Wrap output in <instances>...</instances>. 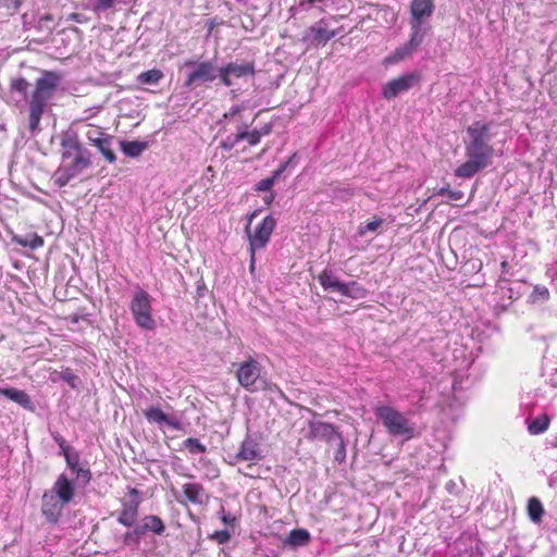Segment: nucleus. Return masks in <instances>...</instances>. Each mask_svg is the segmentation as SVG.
<instances>
[{
	"label": "nucleus",
	"instance_id": "nucleus-20",
	"mask_svg": "<svg viewBox=\"0 0 557 557\" xmlns=\"http://www.w3.org/2000/svg\"><path fill=\"white\" fill-rule=\"evenodd\" d=\"M261 457L262 456L260 454L258 443L250 436H247L243 441L240 448L236 455V459L243 461H253L261 459Z\"/></svg>",
	"mask_w": 557,
	"mask_h": 557
},
{
	"label": "nucleus",
	"instance_id": "nucleus-26",
	"mask_svg": "<svg viewBox=\"0 0 557 557\" xmlns=\"http://www.w3.org/2000/svg\"><path fill=\"white\" fill-rule=\"evenodd\" d=\"M544 507L539 498L532 497L528 502V515L531 521L539 523L542 520Z\"/></svg>",
	"mask_w": 557,
	"mask_h": 557
},
{
	"label": "nucleus",
	"instance_id": "nucleus-16",
	"mask_svg": "<svg viewBox=\"0 0 557 557\" xmlns=\"http://www.w3.org/2000/svg\"><path fill=\"white\" fill-rule=\"evenodd\" d=\"M424 38L425 37L421 35L410 32L408 41L405 45L398 47L393 54L388 55L385 59V62L394 64L412 55L417 51V49L422 45Z\"/></svg>",
	"mask_w": 557,
	"mask_h": 557
},
{
	"label": "nucleus",
	"instance_id": "nucleus-57",
	"mask_svg": "<svg viewBox=\"0 0 557 557\" xmlns=\"http://www.w3.org/2000/svg\"><path fill=\"white\" fill-rule=\"evenodd\" d=\"M506 265H507V262H506V261H504V262L502 263V267H503V268H506Z\"/></svg>",
	"mask_w": 557,
	"mask_h": 557
},
{
	"label": "nucleus",
	"instance_id": "nucleus-14",
	"mask_svg": "<svg viewBox=\"0 0 557 557\" xmlns=\"http://www.w3.org/2000/svg\"><path fill=\"white\" fill-rule=\"evenodd\" d=\"M337 428L331 423L320 420L308 421V432L305 435L310 441H324L327 444H333V441L339 435Z\"/></svg>",
	"mask_w": 557,
	"mask_h": 557
},
{
	"label": "nucleus",
	"instance_id": "nucleus-27",
	"mask_svg": "<svg viewBox=\"0 0 557 557\" xmlns=\"http://www.w3.org/2000/svg\"><path fill=\"white\" fill-rule=\"evenodd\" d=\"M549 422L550 421L547 416H540L529 423L528 431L532 435L542 434L548 429Z\"/></svg>",
	"mask_w": 557,
	"mask_h": 557
},
{
	"label": "nucleus",
	"instance_id": "nucleus-30",
	"mask_svg": "<svg viewBox=\"0 0 557 557\" xmlns=\"http://www.w3.org/2000/svg\"><path fill=\"white\" fill-rule=\"evenodd\" d=\"M549 298V290L545 286L536 285L534 286L529 299L531 302H545Z\"/></svg>",
	"mask_w": 557,
	"mask_h": 557
},
{
	"label": "nucleus",
	"instance_id": "nucleus-48",
	"mask_svg": "<svg viewBox=\"0 0 557 557\" xmlns=\"http://www.w3.org/2000/svg\"><path fill=\"white\" fill-rule=\"evenodd\" d=\"M100 110V107H97V108H89L87 110L84 111V116L82 117V120H88L90 119L91 116L96 115Z\"/></svg>",
	"mask_w": 557,
	"mask_h": 557
},
{
	"label": "nucleus",
	"instance_id": "nucleus-31",
	"mask_svg": "<svg viewBox=\"0 0 557 557\" xmlns=\"http://www.w3.org/2000/svg\"><path fill=\"white\" fill-rule=\"evenodd\" d=\"M384 220L381 218H374L373 221L368 222L366 224H361L358 227V235L364 236L368 232L374 233L379 230V227L383 224Z\"/></svg>",
	"mask_w": 557,
	"mask_h": 557
},
{
	"label": "nucleus",
	"instance_id": "nucleus-15",
	"mask_svg": "<svg viewBox=\"0 0 557 557\" xmlns=\"http://www.w3.org/2000/svg\"><path fill=\"white\" fill-rule=\"evenodd\" d=\"M66 505L55 494L46 491L42 495L41 513L49 523L55 524L60 520Z\"/></svg>",
	"mask_w": 557,
	"mask_h": 557
},
{
	"label": "nucleus",
	"instance_id": "nucleus-7",
	"mask_svg": "<svg viewBox=\"0 0 557 557\" xmlns=\"http://www.w3.org/2000/svg\"><path fill=\"white\" fill-rule=\"evenodd\" d=\"M434 12V0H411L409 4L410 32L426 37L431 30L430 18Z\"/></svg>",
	"mask_w": 557,
	"mask_h": 557
},
{
	"label": "nucleus",
	"instance_id": "nucleus-46",
	"mask_svg": "<svg viewBox=\"0 0 557 557\" xmlns=\"http://www.w3.org/2000/svg\"><path fill=\"white\" fill-rule=\"evenodd\" d=\"M243 110V106H233L226 113H224V119H235Z\"/></svg>",
	"mask_w": 557,
	"mask_h": 557
},
{
	"label": "nucleus",
	"instance_id": "nucleus-34",
	"mask_svg": "<svg viewBox=\"0 0 557 557\" xmlns=\"http://www.w3.org/2000/svg\"><path fill=\"white\" fill-rule=\"evenodd\" d=\"M72 473L75 475L77 483L83 486L87 485L90 482L91 473L89 469L79 467Z\"/></svg>",
	"mask_w": 557,
	"mask_h": 557
},
{
	"label": "nucleus",
	"instance_id": "nucleus-3",
	"mask_svg": "<svg viewBox=\"0 0 557 557\" xmlns=\"http://www.w3.org/2000/svg\"><path fill=\"white\" fill-rule=\"evenodd\" d=\"M61 81L62 76L52 71H42L41 76L36 79L35 88L27 98L28 129L32 136L40 133V120Z\"/></svg>",
	"mask_w": 557,
	"mask_h": 557
},
{
	"label": "nucleus",
	"instance_id": "nucleus-35",
	"mask_svg": "<svg viewBox=\"0 0 557 557\" xmlns=\"http://www.w3.org/2000/svg\"><path fill=\"white\" fill-rule=\"evenodd\" d=\"M28 87V82L23 77L14 78L11 81V89L23 94L24 96H26Z\"/></svg>",
	"mask_w": 557,
	"mask_h": 557
},
{
	"label": "nucleus",
	"instance_id": "nucleus-40",
	"mask_svg": "<svg viewBox=\"0 0 557 557\" xmlns=\"http://www.w3.org/2000/svg\"><path fill=\"white\" fill-rule=\"evenodd\" d=\"M211 537L215 540L219 544H224L230 541L231 533L227 530H221L214 532Z\"/></svg>",
	"mask_w": 557,
	"mask_h": 557
},
{
	"label": "nucleus",
	"instance_id": "nucleus-24",
	"mask_svg": "<svg viewBox=\"0 0 557 557\" xmlns=\"http://www.w3.org/2000/svg\"><path fill=\"white\" fill-rule=\"evenodd\" d=\"M120 147L125 156L137 158L148 148V144L141 140H122Z\"/></svg>",
	"mask_w": 557,
	"mask_h": 557
},
{
	"label": "nucleus",
	"instance_id": "nucleus-19",
	"mask_svg": "<svg viewBox=\"0 0 557 557\" xmlns=\"http://www.w3.org/2000/svg\"><path fill=\"white\" fill-rule=\"evenodd\" d=\"M146 419L151 423L166 424L173 430H180L182 428L181 421L176 417H171L164 413L158 407H150L145 411Z\"/></svg>",
	"mask_w": 557,
	"mask_h": 557
},
{
	"label": "nucleus",
	"instance_id": "nucleus-33",
	"mask_svg": "<svg viewBox=\"0 0 557 557\" xmlns=\"http://www.w3.org/2000/svg\"><path fill=\"white\" fill-rule=\"evenodd\" d=\"M333 444L336 446V451L334 455V459L338 462H343L346 458V444L345 441L339 434L334 441Z\"/></svg>",
	"mask_w": 557,
	"mask_h": 557
},
{
	"label": "nucleus",
	"instance_id": "nucleus-49",
	"mask_svg": "<svg viewBox=\"0 0 557 557\" xmlns=\"http://www.w3.org/2000/svg\"><path fill=\"white\" fill-rule=\"evenodd\" d=\"M222 521L225 523V524H233L235 522V517H233L232 515H226L223 512L222 517H221Z\"/></svg>",
	"mask_w": 557,
	"mask_h": 557
},
{
	"label": "nucleus",
	"instance_id": "nucleus-29",
	"mask_svg": "<svg viewBox=\"0 0 557 557\" xmlns=\"http://www.w3.org/2000/svg\"><path fill=\"white\" fill-rule=\"evenodd\" d=\"M162 78H163L162 71H160L158 69H152V70L140 73L137 77V81L140 84L157 85Z\"/></svg>",
	"mask_w": 557,
	"mask_h": 557
},
{
	"label": "nucleus",
	"instance_id": "nucleus-42",
	"mask_svg": "<svg viewBox=\"0 0 557 557\" xmlns=\"http://www.w3.org/2000/svg\"><path fill=\"white\" fill-rule=\"evenodd\" d=\"M239 141H240V139H237V133H236L233 137L232 136L226 137L221 143V147L225 150H232Z\"/></svg>",
	"mask_w": 557,
	"mask_h": 557
},
{
	"label": "nucleus",
	"instance_id": "nucleus-37",
	"mask_svg": "<svg viewBox=\"0 0 557 557\" xmlns=\"http://www.w3.org/2000/svg\"><path fill=\"white\" fill-rule=\"evenodd\" d=\"M17 244L24 247H30L33 249L39 248L44 245V239L38 235H33L32 240L28 242L26 239H15Z\"/></svg>",
	"mask_w": 557,
	"mask_h": 557
},
{
	"label": "nucleus",
	"instance_id": "nucleus-52",
	"mask_svg": "<svg viewBox=\"0 0 557 557\" xmlns=\"http://www.w3.org/2000/svg\"><path fill=\"white\" fill-rule=\"evenodd\" d=\"M275 198V195L273 191H270L268 195L264 196L263 201L265 205L270 206Z\"/></svg>",
	"mask_w": 557,
	"mask_h": 557
},
{
	"label": "nucleus",
	"instance_id": "nucleus-1",
	"mask_svg": "<svg viewBox=\"0 0 557 557\" xmlns=\"http://www.w3.org/2000/svg\"><path fill=\"white\" fill-rule=\"evenodd\" d=\"M469 143L466 146L468 160L455 170L457 177L470 178L485 169L493 156V147L490 141V125L481 121L473 122L467 128Z\"/></svg>",
	"mask_w": 557,
	"mask_h": 557
},
{
	"label": "nucleus",
	"instance_id": "nucleus-54",
	"mask_svg": "<svg viewBox=\"0 0 557 557\" xmlns=\"http://www.w3.org/2000/svg\"><path fill=\"white\" fill-rule=\"evenodd\" d=\"M255 269V253L250 252V271Z\"/></svg>",
	"mask_w": 557,
	"mask_h": 557
},
{
	"label": "nucleus",
	"instance_id": "nucleus-38",
	"mask_svg": "<svg viewBox=\"0 0 557 557\" xmlns=\"http://www.w3.org/2000/svg\"><path fill=\"white\" fill-rule=\"evenodd\" d=\"M116 0H96L94 3V11L97 13L106 12L109 9L113 8Z\"/></svg>",
	"mask_w": 557,
	"mask_h": 557
},
{
	"label": "nucleus",
	"instance_id": "nucleus-44",
	"mask_svg": "<svg viewBox=\"0 0 557 557\" xmlns=\"http://www.w3.org/2000/svg\"><path fill=\"white\" fill-rule=\"evenodd\" d=\"M22 4V0H2L1 5L8 10L16 11Z\"/></svg>",
	"mask_w": 557,
	"mask_h": 557
},
{
	"label": "nucleus",
	"instance_id": "nucleus-53",
	"mask_svg": "<svg viewBox=\"0 0 557 557\" xmlns=\"http://www.w3.org/2000/svg\"><path fill=\"white\" fill-rule=\"evenodd\" d=\"M456 483L454 481H449L446 483V490L449 492V493H454L455 488H456Z\"/></svg>",
	"mask_w": 557,
	"mask_h": 557
},
{
	"label": "nucleus",
	"instance_id": "nucleus-11",
	"mask_svg": "<svg viewBox=\"0 0 557 557\" xmlns=\"http://www.w3.org/2000/svg\"><path fill=\"white\" fill-rule=\"evenodd\" d=\"M420 74L418 72L406 73L387 82L382 88V97L391 100L398 95L407 92L420 82Z\"/></svg>",
	"mask_w": 557,
	"mask_h": 557
},
{
	"label": "nucleus",
	"instance_id": "nucleus-51",
	"mask_svg": "<svg viewBox=\"0 0 557 557\" xmlns=\"http://www.w3.org/2000/svg\"><path fill=\"white\" fill-rule=\"evenodd\" d=\"M272 131V126L270 124L264 125L261 129L258 131L260 137L269 135Z\"/></svg>",
	"mask_w": 557,
	"mask_h": 557
},
{
	"label": "nucleus",
	"instance_id": "nucleus-6",
	"mask_svg": "<svg viewBox=\"0 0 557 557\" xmlns=\"http://www.w3.org/2000/svg\"><path fill=\"white\" fill-rule=\"evenodd\" d=\"M152 297L143 288L134 292L129 309L136 325L146 331L156 329V320L152 314Z\"/></svg>",
	"mask_w": 557,
	"mask_h": 557
},
{
	"label": "nucleus",
	"instance_id": "nucleus-55",
	"mask_svg": "<svg viewBox=\"0 0 557 557\" xmlns=\"http://www.w3.org/2000/svg\"><path fill=\"white\" fill-rule=\"evenodd\" d=\"M129 493L131 495H138V491L136 488H132Z\"/></svg>",
	"mask_w": 557,
	"mask_h": 557
},
{
	"label": "nucleus",
	"instance_id": "nucleus-13",
	"mask_svg": "<svg viewBox=\"0 0 557 557\" xmlns=\"http://www.w3.org/2000/svg\"><path fill=\"white\" fill-rule=\"evenodd\" d=\"M276 225V220L272 215L265 216L262 222L249 233L250 252L252 255L256 250L262 249L268 244L271 234Z\"/></svg>",
	"mask_w": 557,
	"mask_h": 557
},
{
	"label": "nucleus",
	"instance_id": "nucleus-45",
	"mask_svg": "<svg viewBox=\"0 0 557 557\" xmlns=\"http://www.w3.org/2000/svg\"><path fill=\"white\" fill-rule=\"evenodd\" d=\"M67 21H73L79 24H84L88 22V17L82 13H71L66 17Z\"/></svg>",
	"mask_w": 557,
	"mask_h": 557
},
{
	"label": "nucleus",
	"instance_id": "nucleus-2",
	"mask_svg": "<svg viewBox=\"0 0 557 557\" xmlns=\"http://www.w3.org/2000/svg\"><path fill=\"white\" fill-rule=\"evenodd\" d=\"M63 164L55 171L54 182L64 187L71 180L91 165V153L75 134H66L61 140Z\"/></svg>",
	"mask_w": 557,
	"mask_h": 557
},
{
	"label": "nucleus",
	"instance_id": "nucleus-39",
	"mask_svg": "<svg viewBox=\"0 0 557 557\" xmlns=\"http://www.w3.org/2000/svg\"><path fill=\"white\" fill-rule=\"evenodd\" d=\"M65 460H66V463H67V467L71 469V471H75L77 468H79V465H78V455L77 454H70V453H65Z\"/></svg>",
	"mask_w": 557,
	"mask_h": 557
},
{
	"label": "nucleus",
	"instance_id": "nucleus-58",
	"mask_svg": "<svg viewBox=\"0 0 557 557\" xmlns=\"http://www.w3.org/2000/svg\"><path fill=\"white\" fill-rule=\"evenodd\" d=\"M453 557H461V556H453Z\"/></svg>",
	"mask_w": 557,
	"mask_h": 557
},
{
	"label": "nucleus",
	"instance_id": "nucleus-4",
	"mask_svg": "<svg viewBox=\"0 0 557 557\" xmlns=\"http://www.w3.org/2000/svg\"><path fill=\"white\" fill-rule=\"evenodd\" d=\"M183 69L186 70L184 86L188 89L211 84L216 78L220 79V66H216L212 60H186Z\"/></svg>",
	"mask_w": 557,
	"mask_h": 557
},
{
	"label": "nucleus",
	"instance_id": "nucleus-47",
	"mask_svg": "<svg viewBox=\"0 0 557 557\" xmlns=\"http://www.w3.org/2000/svg\"><path fill=\"white\" fill-rule=\"evenodd\" d=\"M288 162L282 163L275 171L272 172V175L269 178H273V183L280 178L282 173L286 170Z\"/></svg>",
	"mask_w": 557,
	"mask_h": 557
},
{
	"label": "nucleus",
	"instance_id": "nucleus-22",
	"mask_svg": "<svg viewBox=\"0 0 557 557\" xmlns=\"http://www.w3.org/2000/svg\"><path fill=\"white\" fill-rule=\"evenodd\" d=\"M311 541V535L306 529L292 530L283 541L284 546L289 548H298L307 546Z\"/></svg>",
	"mask_w": 557,
	"mask_h": 557
},
{
	"label": "nucleus",
	"instance_id": "nucleus-23",
	"mask_svg": "<svg viewBox=\"0 0 557 557\" xmlns=\"http://www.w3.org/2000/svg\"><path fill=\"white\" fill-rule=\"evenodd\" d=\"M164 529V523L158 516H147L143 519L141 525L136 528V540H139L147 531H151L154 534H162Z\"/></svg>",
	"mask_w": 557,
	"mask_h": 557
},
{
	"label": "nucleus",
	"instance_id": "nucleus-25",
	"mask_svg": "<svg viewBox=\"0 0 557 557\" xmlns=\"http://www.w3.org/2000/svg\"><path fill=\"white\" fill-rule=\"evenodd\" d=\"M137 513L138 503L124 504L123 510L120 512L117 521L125 527H132L136 521Z\"/></svg>",
	"mask_w": 557,
	"mask_h": 557
},
{
	"label": "nucleus",
	"instance_id": "nucleus-12",
	"mask_svg": "<svg viewBox=\"0 0 557 557\" xmlns=\"http://www.w3.org/2000/svg\"><path fill=\"white\" fill-rule=\"evenodd\" d=\"M260 364L257 360L249 358L243 362L236 372V377L242 387L249 392H256L259 387Z\"/></svg>",
	"mask_w": 557,
	"mask_h": 557
},
{
	"label": "nucleus",
	"instance_id": "nucleus-8",
	"mask_svg": "<svg viewBox=\"0 0 557 557\" xmlns=\"http://www.w3.org/2000/svg\"><path fill=\"white\" fill-rule=\"evenodd\" d=\"M219 72L220 83L225 87H232L236 79L253 78L256 66L252 61H231L220 66Z\"/></svg>",
	"mask_w": 557,
	"mask_h": 557
},
{
	"label": "nucleus",
	"instance_id": "nucleus-10",
	"mask_svg": "<svg viewBox=\"0 0 557 557\" xmlns=\"http://www.w3.org/2000/svg\"><path fill=\"white\" fill-rule=\"evenodd\" d=\"M85 136L89 144L95 146L109 163L115 162L116 156L112 149L114 137L112 135L104 133L101 127L88 125Z\"/></svg>",
	"mask_w": 557,
	"mask_h": 557
},
{
	"label": "nucleus",
	"instance_id": "nucleus-41",
	"mask_svg": "<svg viewBox=\"0 0 557 557\" xmlns=\"http://www.w3.org/2000/svg\"><path fill=\"white\" fill-rule=\"evenodd\" d=\"M274 185L273 178H263L256 185V190L258 191H271L272 186Z\"/></svg>",
	"mask_w": 557,
	"mask_h": 557
},
{
	"label": "nucleus",
	"instance_id": "nucleus-21",
	"mask_svg": "<svg viewBox=\"0 0 557 557\" xmlns=\"http://www.w3.org/2000/svg\"><path fill=\"white\" fill-rule=\"evenodd\" d=\"M0 395L5 396L8 399L14 401L24 409L29 411H34L35 409L29 395L22 389H16L14 387L0 388Z\"/></svg>",
	"mask_w": 557,
	"mask_h": 557
},
{
	"label": "nucleus",
	"instance_id": "nucleus-28",
	"mask_svg": "<svg viewBox=\"0 0 557 557\" xmlns=\"http://www.w3.org/2000/svg\"><path fill=\"white\" fill-rule=\"evenodd\" d=\"M249 127L248 124H244L243 126L237 127V139L244 140L246 139L250 146H255L259 144L261 137L258 133V129H253L251 132L247 131Z\"/></svg>",
	"mask_w": 557,
	"mask_h": 557
},
{
	"label": "nucleus",
	"instance_id": "nucleus-43",
	"mask_svg": "<svg viewBox=\"0 0 557 557\" xmlns=\"http://www.w3.org/2000/svg\"><path fill=\"white\" fill-rule=\"evenodd\" d=\"M318 36L323 39V40H330L332 39L333 37L336 36V32L335 30H329L326 28H322V27H319L318 30Z\"/></svg>",
	"mask_w": 557,
	"mask_h": 557
},
{
	"label": "nucleus",
	"instance_id": "nucleus-17",
	"mask_svg": "<svg viewBox=\"0 0 557 557\" xmlns=\"http://www.w3.org/2000/svg\"><path fill=\"white\" fill-rule=\"evenodd\" d=\"M52 494H55L59 499L70 504L75 495V484L66 474H60L52 487L48 490Z\"/></svg>",
	"mask_w": 557,
	"mask_h": 557
},
{
	"label": "nucleus",
	"instance_id": "nucleus-18",
	"mask_svg": "<svg viewBox=\"0 0 557 557\" xmlns=\"http://www.w3.org/2000/svg\"><path fill=\"white\" fill-rule=\"evenodd\" d=\"M208 500V495L203 486L199 483H186L183 485V498H178L182 505L193 503L203 505Z\"/></svg>",
	"mask_w": 557,
	"mask_h": 557
},
{
	"label": "nucleus",
	"instance_id": "nucleus-36",
	"mask_svg": "<svg viewBox=\"0 0 557 557\" xmlns=\"http://www.w3.org/2000/svg\"><path fill=\"white\" fill-rule=\"evenodd\" d=\"M437 195L447 196L453 200H460L463 198V193L461 190H451L449 186H444L437 190Z\"/></svg>",
	"mask_w": 557,
	"mask_h": 557
},
{
	"label": "nucleus",
	"instance_id": "nucleus-5",
	"mask_svg": "<svg viewBox=\"0 0 557 557\" xmlns=\"http://www.w3.org/2000/svg\"><path fill=\"white\" fill-rule=\"evenodd\" d=\"M377 419L392 436H403L410 440L414 436V426L400 411L391 406H379L374 409Z\"/></svg>",
	"mask_w": 557,
	"mask_h": 557
},
{
	"label": "nucleus",
	"instance_id": "nucleus-9",
	"mask_svg": "<svg viewBox=\"0 0 557 557\" xmlns=\"http://www.w3.org/2000/svg\"><path fill=\"white\" fill-rule=\"evenodd\" d=\"M319 282L325 290L337 292L346 297L358 299L363 298L367 294L366 289L358 283H343L327 269L319 275Z\"/></svg>",
	"mask_w": 557,
	"mask_h": 557
},
{
	"label": "nucleus",
	"instance_id": "nucleus-50",
	"mask_svg": "<svg viewBox=\"0 0 557 557\" xmlns=\"http://www.w3.org/2000/svg\"><path fill=\"white\" fill-rule=\"evenodd\" d=\"M127 541H134L135 543H138L139 540H136V528L132 532H127L125 534V542Z\"/></svg>",
	"mask_w": 557,
	"mask_h": 557
},
{
	"label": "nucleus",
	"instance_id": "nucleus-32",
	"mask_svg": "<svg viewBox=\"0 0 557 557\" xmlns=\"http://www.w3.org/2000/svg\"><path fill=\"white\" fill-rule=\"evenodd\" d=\"M184 447L189 450L190 454H202L206 453L207 448L203 444H201L197 438L189 437L184 441Z\"/></svg>",
	"mask_w": 557,
	"mask_h": 557
},
{
	"label": "nucleus",
	"instance_id": "nucleus-56",
	"mask_svg": "<svg viewBox=\"0 0 557 557\" xmlns=\"http://www.w3.org/2000/svg\"><path fill=\"white\" fill-rule=\"evenodd\" d=\"M45 20H47V21H51V20H52V17H51V15H46V16H45Z\"/></svg>",
	"mask_w": 557,
	"mask_h": 557
}]
</instances>
